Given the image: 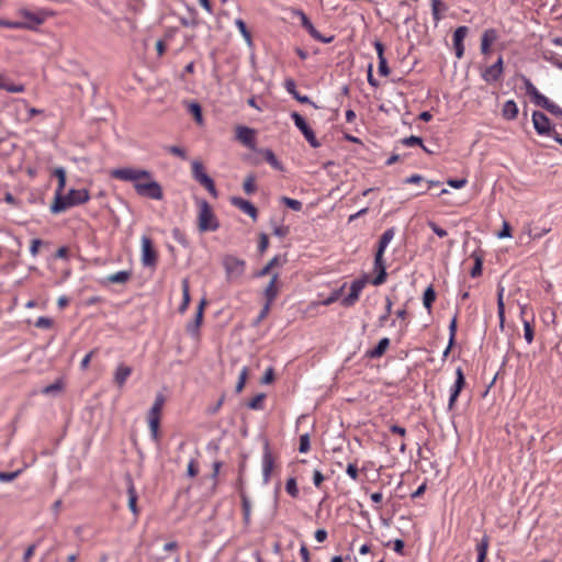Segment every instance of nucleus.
<instances>
[{"label": "nucleus", "mask_w": 562, "mask_h": 562, "mask_svg": "<svg viewBox=\"0 0 562 562\" xmlns=\"http://www.w3.org/2000/svg\"><path fill=\"white\" fill-rule=\"evenodd\" d=\"M189 111L194 116L196 122L202 121V108L198 102L190 103Z\"/></svg>", "instance_id": "052dcab7"}, {"label": "nucleus", "mask_w": 562, "mask_h": 562, "mask_svg": "<svg viewBox=\"0 0 562 562\" xmlns=\"http://www.w3.org/2000/svg\"><path fill=\"white\" fill-rule=\"evenodd\" d=\"M172 237L175 238V240L177 243H179L181 246L183 247H188L189 246V240L188 238L186 237V234L178 227H175L172 229Z\"/></svg>", "instance_id": "8fccbe9b"}, {"label": "nucleus", "mask_w": 562, "mask_h": 562, "mask_svg": "<svg viewBox=\"0 0 562 562\" xmlns=\"http://www.w3.org/2000/svg\"><path fill=\"white\" fill-rule=\"evenodd\" d=\"M240 499H241V508H243V517L245 524H249L250 520V512H251V504L244 491L240 492Z\"/></svg>", "instance_id": "c9c22d12"}, {"label": "nucleus", "mask_w": 562, "mask_h": 562, "mask_svg": "<svg viewBox=\"0 0 562 562\" xmlns=\"http://www.w3.org/2000/svg\"><path fill=\"white\" fill-rule=\"evenodd\" d=\"M114 179L133 182V187L137 195L151 200H162L164 190L153 173L146 169L136 168H117L111 171Z\"/></svg>", "instance_id": "f257e3e1"}, {"label": "nucleus", "mask_w": 562, "mask_h": 562, "mask_svg": "<svg viewBox=\"0 0 562 562\" xmlns=\"http://www.w3.org/2000/svg\"><path fill=\"white\" fill-rule=\"evenodd\" d=\"M66 195L72 206L83 204L90 199V194L87 189H70Z\"/></svg>", "instance_id": "412c9836"}, {"label": "nucleus", "mask_w": 562, "mask_h": 562, "mask_svg": "<svg viewBox=\"0 0 562 562\" xmlns=\"http://www.w3.org/2000/svg\"><path fill=\"white\" fill-rule=\"evenodd\" d=\"M235 25L239 30L240 34L243 35V37L245 38L247 44L250 46L252 44V36H251V33L249 32V30L247 29L245 21L241 19H236Z\"/></svg>", "instance_id": "ea45409f"}, {"label": "nucleus", "mask_w": 562, "mask_h": 562, "mask_svg": "<svg viewBox=\"0 0 562 562\" xmlns=\"http://www.w3.org/2000/svg\"><path fill=\"white\" fill-rule=\"evenodd\" d=\"M247 376H248V368L244 367L239 373L238 382L235 387L236 393H240L243 391L246 380H247Z\"/></svg>", "instance_id": "6e6d98bb"}, {"label": "nucleus", "mask_w": 562, "mask_h": 562, "mask_svg": "<svg viewBox=\"0 0 562 562\" xmlns=\"http://www.w3.org/2000/svg\"><path fill=\"white\" fill-rule=\"evenodd\" d=\"M222 265L228 283L236 282L244 276L246 270V261L234 255H225Z\"/></svg>", "instance_id": "20e7f679"}, {"label": "nucleus", "mask_w": 562, "mask_h": 562, "mask_svg": "<svg viewBox=\"0 0 562 562\" xmlns=\"http://www.w3.org/2000/svg\"><path fill=\"white\" fill-rule=\"evenodd\" d=\"M468 32L469 27L465 25L457 27L453 32V44H462Z\"/></svg>", "instance_id": "a18cd8bd"}, {"label": "nucleus", "mask_w": 562, "mask_h": 562, "mask_svg": "<svg viewBox=\"0 0 562 562\" xmlns=\"http://www.w3.org/2000/svg\"><path fill=\"white\" fill-rule=\"evenodd\" d=\"M148 426H149L151 439L156 443H159L160 442V436H159L160 418L159 417H148Z\"/></svg>", "instance_id": "2f4dec72"}, {"label": "nucleus", "mask_w": 562, "mask_h": 562, "mask_svg": "<svg viewBox=\"0 0 562 562\" xmlns=\"http://www.w3.org/2000/svg\"><path fill=\"white\" fill-rule=\"evenodd\" d=\"M392 305H393L392 300L389 296H386L385 297V311H384V314L379 317V325L381 327L384 326L385 322L387 321V318H389V316H390V314L392 312Z\"/></svg>", "instance_id": "3c124183"}, {"label": "nucleus", "mask_w": 562, "mask_h": 562, "mask_svg": "<svg viewBox=\"0 0 562 562\" xmlns=\"http://www.w3.org/2000/svg\"><path fill=\"white\" fill-rule=\"evenodd\" d=\"M498 38V32L495 29H486L481 37V53L487 55L491 53V45Z\"/></svg>", "instance_id": "6ab92c4d"}, {"label": "nucleus", "mask_w": 562, "mask_h": 562, "mask_svg": "<svg viewBox=\"0 0 562 562\" xmlns=\"http://www.w3.org/2000/svg\"><path fill=\"white\" fill-rule=\"evenodd\" d=\"M205 304H206L205 299H202L196 308L194 319L187 325L188 334H190L193 337L198 336V334H199V328L203 321Z\"/></svg>", "instance_id": "f3484780"}, {"label": "nucleus", "mask_w": 562, "mask_h": 562, "mask_svg": "<svg viewBox=\"0 0 562 562\" xmlns=\"http://www.w3.org/2000/svg\"><path fill=\"white\" fill-rule=\"evenodd\" d=\"M131 374H132V368L126 364L121 363L120 366H117V368L114 372V383L119 387H122Z\"/></svg>", "instance_id": "b1692460"}, {"label": "nucleus", "mask_w": 562, "mask_h": 562, "mask_svg": "<svg viewBox=\"0 0 562 562\" xmlns=\"http://www.w3.org/2000/svg\"><path fill=\"white\" fill-rule=\"evenodd\" d=\"M278 273H274L270 280V282L268 283V285L266 286L265 289V299H266V303H269V304H272V302L276 300V297L278 296V289H277V281H278Z\"/></svg>", "instance_id": "393cba45"}, {"label": "nucleus", "mask_w": 562, "mask_h": 562, "mask_svg": "<svg viewBox=\"0 0 562 562\" xmlns=\"http://www.w3.org/2000/svg\"><path fill=\"white\" fill-rule=\"evenodd\" d=\"M502 115L506 120H515L518 115V106L514 100H508L504 103Z\"/></svg>", "instance_id": "cd10ccee"}, {"label": "nucleus", "mask_w": 562, "mask_h": 562, "mask_svg": "<svg viewBox=\"0 0 562 562\" xmlns=\"http://www.w3.org/2000/svg\"><path fill=\"white\" fill-rule=\"evenodd\" d=\"M394 235H395V227H390L387 228L380 237L379 239V243H378V247H376V252H382L384 254L387 245L390 244V241L394 238Z\"/></svg>", "instance_id": "bb28decb"}, {"label": "nucleus", "mask_w": 562, "mask_h": 562, "mask_svg": "<svg viewBox=\"0 0 562 562\" xmlns=\"http://www.w3.org/2000/svg\"><path fill=\"white\" fill-rule=\"evenodd\" d=\"M285 491L288 492L289 495H291L293 498H296L299 497V488H297V484H296V480L295 477H290L288 479L286 483H285Z\"/></svg>", "instance_id": "09e8293b"}, {"label": "nucleus", "mask_w": 562, "mask_h": 562, "mask_svg": "<svg viewBox=\"0 0 562 562\" xmlns=\"http://www.w3.org/2000/svg\"><path fill=\"white\" fill-rule=\"evenodd\" d=\"M165 404V397L162 394H158L154 401L151 408L148 412V417H159L161 414L162 406Z\"/></svg>", "instance_id": "72a5a7b5"}, {"label": "nucleus", "mask_w": 562, "mask_h": 562, "mask_svg": "<svg viewBox=\"0 0 562 562\" xmlns=\"http://www.w3.org/2000/svg\"><path fill=\"white\" fill-rule=\"evenodd\" d=\"M131 278H132V271L122 270V271L115 272L113 274H110L108 277V281L110 283L123 284V283H126Z\"/></svg>", "instance_id": "7c9ffc66"}, {"label": "nucleus", "mask_w": 562, "mask_h": 562, "mask_svg": "<svg viewBox=\"0 0 562 562\" xmlns=\"http://www.w3.org/2000/svg\"><path fill=\"white\" fill-rule=\"evenodd\" d=\"M19 14L24 18V21H9L0 19V26L36 31L37 26L43 24L46 20V13L44 11L34 13L27 9H21Z\"/></svg>", "instance_id": "f03ea898"}, {"label": "nucleus", "mask_w": 562, "mask_h": 562, "mask_svg": "<svg viewBox=\"0 0 562 562\" xmlns=\"http://www.w3.org/2000/svg\"><path fill=\"white\" fill-rule=\"evenodd\" d=\"M276 374L272 367H269L261 378L262 384H270L274 381Z\"/></svg>", "instance_id": "774afa93"}, {"label": "nucleus", "mask_w": 562, "mask_h": 562, "mask_svg": "<svg viewBox=\"0 0 562 562\" xmlns=\"http://www.w3.org/2000/svg\"><path fill=\"white\" fill-rule=\"evenodd\" d=\"M440 8L446 10V5L440 0H431V11L435 22H438L441 19L439 13Z\"/></svg>", "instance_id": "864d4df0"}, {"label": "nucleus", "mask_w": 562, "mask_h": 562, "mask_svg": "<svg viewBox=\"0 0 562 562\" xmlns=\"http://www.w3.org/2000/svg\"><path fill=\"white\" fill-rule=\"evenodd\" d=\"M63 389H64V383L60 379H58L54 383L45 386L42 390V393L46 394V395L56 394V393L60 392Z\"/></svg>", "instance_id": "c03bdc74"}, {"label": "nucleus", "mask_w": 562, "mask_h": 562, "mask_svg": "<svg viewBox=\"0 0 562 562\" xmlns=\"http://www.w3.org/2000/svg\"><path fill=\"white\" fill-rule=\"evenodd\" d=\"M274 465V460L272 453L269 448L268 441H266L263 446V454H262V481L265 484L269 483L271 477V472Z\"/></svg>", "instance_id": "4468645a"}, {"label": "nucleus", "mask_w": 562, "mask_h": 562, "mask_svg": "<svg viewBox=\"0 0 562 562\" xmlns=\"http://www.w3.org/2000/svg\"><path fill=\"white\" fill-rule=\"evenodd\" d=\"M427 225L429 226V228L440 238H443L448 235V232L446 229H443L442 227H440L436 222L434 221H428L427 222Z\"/></svg>", "instance_id": "e2e57ef3"}, {"label": "nucleus", "mask_w": 562, "mask_h": 562, "mask_svg": "<svg viewBox=\"0 0 562 562\" xmlns=\"http://www.w3.org/2000/svg\"><path fill=\"white\" fill-rule=\"evenodd\" d=\"M265 398H266V394L259 393L247 403V406L250 409H256V411L262 409Z\"/></svg>", "instance_id": "79ce46f5"}, {"label": "nucleus", "mask_w": 562, "mask_h": 562, "mask_svg": "<svg viewBox=\"0 0 562 562\" xmlns=\"http://www.w3.org/2000/svg\"><path fill=\"white\" fill-rule=\"evenodd\" d=\"M165 149L168 153H170L171 155H175V156L179 157L182 160L187 159L186 150L183 148L179 147V146L170 145V146H166Z\"/></svg>", "instance_id": "5fc2aeb1"}, {"label": "nucleus", "mask_w": 562, "mask_h": 562, "mask_svg": "<svg viewBox=\"0 0 562 562\" xmlns=\"http://www.w3.org/2000/svg\"><path fill=\"white\" fill-rule=\"evenodd\" d=\"M243 189H244L245 193L248 195L256 192V190H257L256 176L254 173H249L246 176L244 183H243Z\"/></svg>", "instance_id": "4c0bfd02"}, {"label": "nucleus", "mask_w": 562, "mask_h": 562, "mask_svg": "<svg viewBox=\"0 0 562 562\" xmlns=\"http://www.w3.org/2000/svg\"><path fill=\"white\" fill-rule=\"evenodd\" d=\"M260 154L263 156L265 160L272 168H274L276 170H279V171H283V169H284L283 165L278 160L277 156L274 155V153L271 149H269V148L261 149Z\"/></svg>", "instance_id": "c85d7f7f"}, {"label": "nucleus", "mask_w": 562, "mask_h": 562, "mask_svg": "<svg viewBox=\"0 0 562 562\" xmlns=\"http://www.w3.org/2000/svg\"><path fill=\"white\" fill-rule=\"evenodd\" d=\"M311 448V442H310V435L308 434H303L300 436V446H299V451L301 453H305L310 450Z\"/></svg>", "instance_id": "13d9d810"}, {"label": "nucleus", "mask_w": 562, "mask_h": 562, "mask_svg": "<svg viewBox=\"0 0 562 562\" xmlns=\"http://www.w3.org/2000/svg\"><path fill=\"white\" fill-rule=\"evenodd\" d=\"M229 202L235 207L239 209L244 213L248 214L252 221H257L258 218V210L257 207L248 200H245L240 196H232Z\"/></svg>", "instance_id": "2eb2a0df"}, {"label": "nucleus", "mask_w": 562, "mask_h": 562, "mask_svg": "<svg viewBox=\"0 0 562 562\" xmlns=\"http://www.w3.org/2000/svg\"><path fill=\"white\" fill-rule=\"evenodd\" d=\"M284 89L300 103L311 104L314 108H318L307 95H302L296 90V83L293 78H286L283 82Z\"/></svg>", "instance_id": "dca6fc26"}, {"label": "nucleus", "mask_w": 562, "mask_h": 562, "mask_svg": "<svg viewBox=\"0 0 562 562\" xmlns=\"http://www.w3.org/2000/svg\"><path fill=\"white\" fill-rule=\"evenodd\" d=\"M280 265V257L274 256L258 273L257 277H263L270 273L271 269Z\"/></svg>", "instance_id": "de8ad7c7"}, {"label": "nucleus", "mask_w": 562, "mask_h": 562, "mask_svg": "<svg viewBox=\"0 0 562 562\" xmlns=\"http://www.w3.org/2000/svg\"><path fill=\"white\" fill-rule=\"evenodd\" d=\"M524 337L528 344L533 341L535 331L531 323L527 319H524Z\"/></svg>", "instance_id": "603ef678"}, {"label": "nucleus", "mask_w": 562, "mask_h": 562, "mask_svg": "<svg viewBox=\"0 0 562 562\" xmlns=\"http://www.w3.org/2000/svg\"><path fill=\"white\" fill-rule=\"evenodd\" d=\"M53 319L49 317L41 316L36 319L35 326L37 328L49 329L53 327Z\"/></svg>", "instance_id": "680f3d73"}, {"label": "nucleus", "mask_w": 562, "mask_h": 562, "mask_svg": "<svg viewBox=\"0 0 562 562\" xmlns=\"http://www.w3.org/2000/svg\"><path fill=\"white\" fill-rule=\"evenodd\" d=\"M458 328V321H457V314L452 317L450 324H449V339H450V346H454L456 344V334Z\"/></svg>", "instance_id": "4d7b16f0"}, {"label": "nucleus", "mask_w": 562, "mask_h": 562, "mask_svg": "<svg viewBox=\"0 0 562 562\" xmlns=\"http://www.w3.org/2000/svg\"><path fill=\"white\" fill-rule=\"evenodd\" d=\"M181 288H182V302L178 310H179V313L183 314L190 304V286H189V280L187 278L181 281Z\"/></svg>", "instance_id": "c756f323"}, {"label": "nucleus", "mask_w": 562, "mask_h": 562, "mask_svg": "<svg viewBox=\"0 0 562 562\" xmlns=\"http://www.w3.org/2000/svg\"><path fill=\"white\" fill-rule=\"evenodd\" d=\"M291 119L294 122V125L301 131V133L304 135L307 143L313 148H318L321 146V143L316 138V135L314 131L310 127V125L306 123L305 119L297 112L291 113Z\"/></svg>", "instance_id": "39448f33"}, {"label": "nucleus", "mask_w": 562, "mask_h": 562, "mask_svg": "<svg viewBox=\"0 0 562 562\" xmlns=\"http://www.w3.org/2000/svg\"><path fill=\"white\" fill-rule=\"evenodd\" d=\"M472 258L474 259V266L472 267L471 271H470V276L472 278H477L482 274V269H483V257L481 254L474 251L472 254Z\"/></svg>", "instance_id": "473e14b6"}, {"label": "nucleus", "mask_w": 562, "mask_h": 562, "mask_svg": "<svg viewBox=\"0 0 562 562\" xmlns=\"http://www.w3.org/2000/svg\"><path fill=\"white\" fill-rule=\"evenodd\" d=\"M532 123L536 132L539 135H553L554 128L551 126L550 119L540 111H533L532 113Z\"/></svg>", "instance_id": "9d476101"}, {"label": "nucleus", "mask_w": 562, "mask_h": 562, "mask_svg": "<svg viewBox=\"0 0 562 562\" xmlns=\"http://www.w3.org/2000/svg\"><path fill=\"white\" fill-rule=\"evenodd\" d=\"M369 282V277L363 274L362 278L356 279L350 284V292L347 296L341 300V305L345 307H350L355 305V303L359 300V295L366 284Z\"/></svg>", "instance_id": "423d86ee"}, {"label": "nucleus", "mask_w": 562, "mask_h": 562, "mask_svg": "<svg viewBox=\"0 0 562 562\" xmlns=\"http://www.w3.org/2000/svg\"><path fill=\"white\" fill-rule=\"evenodd\" d=\"M280 201L286 207H289V209H291L293 211H296V212H300L302 210V207H303L302 202L299 201V200H295V199H291V198H288V196H281Z\"/></svg>", "instance_id": "37998d69"}, {"label": "nucleus", "mask_w": 562, "mask_h": 562, "mask_svg": "<svg viewBox=\"0 0 562 562\" xmlns=\"http://www.w3.org/2000/svg\"><path fill=\"white\" fill-rule=\"evenodd\" d=\"M389 347H390V339L387 337H384L379 340V342L376 344V346L374 348L367 350L366 357H368L370 359L381 358L385 353V351L387 350Z\"/></svg>", "instance_id": "4be33fe9"}, {"label": "nucleus", "mask_w": 562, "mask_h": 562, "mask_svg": "<svg viewBox=\"0 0 562 562\" xmlns=\"http://www.w3.org/2000/svg\"><path fill=\"white\" fill-rule=\"evenodd\" d=\"M198 228L200 232H215L220 223L213 212L212 206L206 200H199Z\"/></svg>", "instance_id": "7ed1b4c3"}, {"label": "nucleus", "mask_w": 562, "mask_h": 562, "mask_svg": "<svg viewBox=\"0 0 562 562\" xmlns=\"http://www.w3.org/2000/svg\"><path fill=\"white\" fill-rule=\"evenodd\" d=\"M269 247V238L266 233H260L259 235V243H258V251L260 254H263L267 248Z\"/></svg>", "instance_id": "338daca9"}, {"label": "nucleus", "mask_w": 562, "mask_h": 562, "mask_svg": "<svg viewBox=\"0 0 562 562\" xmlns=\"http://www.w3.org/2000/svg\"><path fill=\"white\" fill-rule=\"evenodd\" d=\"M293 14L300 18L302 26L307 31V33L315 40L321 43H331L334 41V36L330 35L328 37L322 35L313 25L308 16L302 10H294Z\"/></svg>", "instance_id": "0eeeda50"}, {"label": "nucleus", "mask_w": 562, "mask_h": 562, "mask_svg": "<svg viewBox=\"0 0 562 562\" xmlns=\"http://www.w3.org/2000/svg\"><path fill=\"white\" fill-rule=\"evenodd\" d=\"M69 207H72V205L71 202L68 200L67 195H64L60 191H56L54 201L50 204V212L53 214H59L61 212H65Z\"/></svg>", "instance_id": "a211bd4d"}, {"label": "nucleus", "mask_w": 562, "mask_h": 562, "mask_svg": "<svg viewBox=\"0 0 562 562\" xmlns=\"http://www.w3.org/2000/svg\"><path fill=\"white\" fill-rule=\"evenodd\" d=\"M383 256L384 254L375 251L374 271L376 272V276L371 280L373 285H381L386 281L387 272Z\"/></svg>", "instance_id": "ddd939ff"}, {"label": "nucleus", "mask_w": 562, "mask_h": 562, "mask_svg": "<svg viewBox=\"0 0 562 562\" xmlns=\"http://www.w3.org/2000/svg\"><path fill=\"white\" fill-rule=\"evenodd\" d=\"M54 176L58 180L57 189L56 191L63 192L66 187V170L63 167H57L54 170Z\"/></svg>", "instance_id": "a19ab883"}, {"label": "nucleus", "mask_w": 562, "mask_h": 562, "mask_svg": "<svg viewBox=\"0 0 562 562\" xmlns=\"http://www.w3.org/2000/svg\"><path fill=\"white\" fill-rule=\"evenodd\" d=\"M465 386V376L461 367H458L456 370V381L450 389V397L448 403V409L453 411L456 402L461 393V391Z\"/></svg>", "instance_id": "9b49d317"}, {"label": "nucleus", "mask_w": 562, "mask_h": 562, "mask_svg": "<svg viewBox=\"0 0 562 562\" xmlns=\"http://www.w3.org/2000/svg\"><path fill=\"white\" fill-rule=\"evenodd\" d=\"M158 255L154 248L153 240L148 236L142 237V263L144 267H155Z\"/></svg>", "instance_id": "1a4fd4ad"}, {"label": "nucleus", "mask_w": 562, "mask_h": 562, "mask_svg": "<svg viewBox=\"0 0 562 562\" xmlns=\"http://www.w3.org/2000/svg\"><path fill=\"white\" fill-rule=\"evenodd\" d=\"M270 307H271V304L265 303V305L262 306L259 315L254 321V324H252L254 326H258L268 316Z\"/></svg>", "instance_id": "69168bd1"}, {"label": "nucleus", "mask_w": 562, "mask_h": 562, "mask_svg": "<svg viewBox=\"0 0 562 562\" xmlns=\"http://www.w3.org/2000/svg\"><path fill=\"white\" fill-rule=\"evenodd\" d=\"M236 138L247 148L256 150V131L254 128L238 125L236 127Z\"/></svg>", "instance_id": "f8f14e48"}, {"label": "nucleus", "mask_w": 562, "mask_h": 562, "mask_svg": "<svg viewBox=\"0 0 562 562\" xmlns=\"http://www.w3.org/2000/svg\"><path fill=\"white\" fill-rule=\"evenodd\" d=\"M540 108L547 110L549 113H551L554 116H562V109L555 104L554 102L550 101L548 98H546L539 105Z\"/></svg>", "instance_id": "e433bc0d"}, {"label": "nucleus", "mask_w": 562, "mask_h": 562, "mask_svg": "<svg viewBox=\"0 0 562 562\" xmlns=\"http://www.w3.org/2000/svg\"><path fill=\"white\" fill-rule=\"evenodd\" d=\"M436 300V292L432 285H429L426 288L424 295H423V303L425 308L428 310V312L431 311V306Z\"/></svg>", "instance_id": "f704fd0d"}, {"label": "nucleus", "mask_w": 562, "mask_h": 562, "mask_svg": "<svg viewBox=\"0 0 562 562\" xmlns=\"http://www.w3.org/2000/svg\"><path fill=\"white\" fill-rule=\"evenodd\" d=\"M521 80L525 85L526 94H528L531 99V101L539 106L540 103L547 98L542 93L538 91V89L535 87V85L530 81L529 78L521 75Z\"/></svg>", "instance_id": "aec40b11"}, {"label": "nucleus", "mask_w": 562, "mask_h": 562, "mask_svg": "<svg viewBox=\"0 0 562 562\" xmlns=\"http://www.w3.org/2000/svg\"><path fill=\"white\" fill-rule=\"evenodd\" d=\"M270 224L273 228V235L280 238L285 237L290 233L289 226L278 225L273 220L270 221Z\"/></svg>", "instance_id": "49530a36"}, {"label": "nucleus", "mask_w": 562, "mask_h": 562, "mask_svg": "<svg viewBox=\"0 0 562 562\" xmlns=\"http://www.w3.org/2000/svg\"><path fill=\"white\" fill-rule=\"evenodd\" d=\"M504 74V59L503 56H499L497 60L484 68L481 72L482 79L487 83H494L502 79Z\"/></svg>", "instance_id": "6e6552de"}, {"label": "nucleus", "mask_w": 562, "mask_h": 562, "mask_svg": "<svg viewBox=\"0 0 562 562\" xmlns=\"http://www.w3.org/2000/svg\"><path fill=\"white\" fill-rule=\"evenodd\" d=\"M192 177L201 186H204L211 179V177L205 172L203 164L198 160L192 162Z\"/></svg>", "instance_id": "5701e85b"}, {"label": "nucleus", "mask_w": 562, "mask_h": 562, "mask_svg": "<svg viewBox=\"0 0 562 562\" xmlns=\"http://www.w3.org/2000/svg\"><path fill=\"white\" fill-rule=\"evenodd\" d=\"M128 508L134 515L138 514L137 493L131 476L127 477Z\"/></svg>", "instance_id": "a878e982"}, {"label": "nucleus", "mask_w": 562, "mask_h": 562, "mask_svg": "<svg viewBox=\"0 0 562 562\" xmlns=\"http://www.w3.org/2000/svg\"><path fill=\"white\" fill-rule=\"evenodd\" d=\"M21 473H22V470H16L13 472L0 471V481L1 482H11V481L15 480Z\"/></svg>", "instance_id": "0e129e2a"}, {"label": "nucleus", "mask_w": 562, "mask_h": 562, "mask_svg": "<svg viewBox=\"0 0 562 562\" xmlns=\"http://www.w3.org/2000/svg\"><path fill=\"white\" fill-rule=\"evenodd\" d=\"M488 546H490V538H488V536L484 535L482 537L481 541L476 544L477 559H482V560L486 559Z\"/></svg>", "instance_id": "58836bf2"}, {"label": "nucleus", "mask_w": 562, "mask_h": 562, "mask_svg": "<svg viewBox=\"0 0 562 562\" xmlns=\"http://www.w3.org/2000/svg\"><path fill=\"white\" fill-rule=\"evenodd\" d=\"M401 142L405 146H420V147L423 146V143H424L422 137L415 136V135L405 137Z\"/></svg>", "instance_id": "bf43d9fd"}]
</instances>
